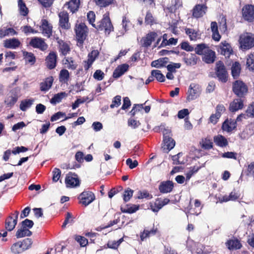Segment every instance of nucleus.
<instances>
[{
    "mask_svg": "<svg viewBox=\"0 0 254 254\" xmlns=\"http://www.w3.org/2000/svg\"><path fill=\"white\" fill-rule=\"evenodd\" d=\"M239 43L240 48L243 50H247L254 47V35L247 33L240 36Z\"/></svg>",
    "mask_w": 254,
    "mask_h": 254,
    "instance_id": "1",
    "label": "nucleus"
},
{
    "mask_svg": "<svg viewBox=\"0 0 254 254\" xmlns=\"http://www.w3.org/2000/svg\"><path fill=\"white\" fill-rule=\"evenodd\" d=\"M232 87L233 92L240 98L244 97L248 92L247 85L241 80H236Z\"/></svg>",
    "mask_w": 254,
    "mask_h": 254,
    "instance_id": "2",
    "label": "nucleus"
},
{
    "mask_svg": "<svg viewBox=\"0 0 254 254\" xmlns=\"http://www.w3.org/2000/svg\"><path fill=\"white\" fill-rule=\"evenodd\" d=\"M215 72L219 80L225 83L228 80V72L224 64L221 61L216 63Z\"/></svg>",
    "mask_w": 254,
    "mask_h": 254,
    "instance_id": "3",
    "label": "nucleus"
},
{
    "mask_svg": "<svg viewBox=\"0 0 254 254\" xmlns=\"http://www.w3.org/2000/svg\"><path fill=\"white\" fill-rule=\"evenodd\" d=\"M76 37L78 43L82 46L87 36V27L84 23H80L75 29Z\"/></svg>",
    "mask_w": 254,
    "mask_h": 254,
    "instance_id": "4",
    "label": "nucleus"
},
{
    "mask_svg": "<svg viewBox=\"0 0 254 254\" xmlns=\"http://www.w3.org/2000/svg\"><path fill=\"white\" fill-rule=\"evenodd\" d=\"M98 30H104L105 32L108 34L113 30V26L111 23V20L109 16L104 14L102 19L99 21L95 27Z\"/></svg>",
    "mask_w": 254,
    "mask_h": 254,
    "instance_id": "5",
    "label": "nucleus"
},
{
    "mask_svg": "<svg viewBox=\"0 0 254 254\" xmlns=\"http://www.w3.org/2000/svg\"><path fill=\"white\" fill-rule=\"evenodd\" d=\"M242 16L245 20L251 22L254 21V6L252 4L245 5L242 9Z\"/></svg>",
    "mask_w": 254,
    "mask_h": 254,
    "instance_id": "6",
    "label": "nucleus"
},
{
    "mask_svg": "<svg viewBox=\"0 0 254 254\" xmlns=\"http://www.w3.org/2000/svg\"><path fill=\"white\" fill-rule=\"evenodd\" d=\"M78 198L80 200V203L82 205L86 206L95 200V196L90 191H84L80 193Z\"/></svg>",
    "mask_w": 254,
    "mask_h": 254,
    "instance_id": "7",
    "label": "nucleus"
},
{
    "mask_svg": "<svg viewBox=\"0 0 254 254\" xmlns=\"http://www.w3.org/2000/svg\"><path fill=\"white\" fill-rule=\"evenodd\" d=\"M65 183L67 187H76L79 186L80 181L77 175L69 172L66 176Z\"/></svg>",
    "mask_w": 254,
    "mask_h": 254,
    "instance_id": "8",
    "label": "nucleus"
},
{
    "mask_svg": "<svg viewBox=\"0 0 254 254\" xmlns=\"http://www.w3.org/2000/svg\"><path fill=\"white\" fill-rule=\"evenodd\" d=\"M29 45L34 48H38L42 51H44L47 48V45L44 41L42 38L37 37L31 39Z\"/></svg>",
    "mask_w": 254,
    "mask_h": 254,
    "instance_id": "9",
    "label": "nucleus"
},
{
    "mask_svg": "<svg viewBox=\"0 0 254 254\" xmlns=\"http://www.w3.org/2000/svg\"><path fill=\"white\" fill-rule=\"evenodd\" d=\"M60 18V26L64 29H68L70 28V24L68 22V14L66 11H61L59 14Z\"/></svg>",
    "mask_w": 254,
    "mask_h": 254,
    "instance_id": "10",
    "label": "nucleus"
},
{
    "mask_svg": "<svg viewBox=\"0 0 254 254\" xmlns=\"http://www.w3.org/2000/svg\"><path fill=\"white\" fill-rule=\"evenodd\" d=\"M99 52L98 50H93L88 54L87 61H84V68L85 70H88L91 66L92 64L95 61L96 59L99 55Z\"/></svg>",
    "mask_w": 254,
    "mask_h": 254,
    "instance_id": "11",
    "label": "nucleus"
},
{
    "mask_svg": "<svg viewBox=\"0 0 254 254\" xmlns=\"http://www.w3.org/2000/svg\"><path fill=\"white\" fill-rule=\"evenodd\" d=\"M57 56L55 52H51L46 58V63L49 69H52L57 65Z\"/></svg>",
    "mask_w": 254,
    "mask_h": 254,
    "instance_id": "12",
    "label": "nucleus"
},
{
    "mask_svg": "<svg viewBox=\"0 0 254 254\" xmlns=\"http://www.w3.org/2000/svg\"><path fill=\"white\" fill-rule=\"evenodd\" d=\"M173 188V182L169 180L162 182L159 186V190L162 193H167L171 192Z\"/></svg>",
    "mask_w": 254,
    "mask_h": 254,
    "instance_id": "13",
    "label": "nucleus"
},
{
    "mask_svg": "<svg viewBox=\"0 0 254 254\" xmlns=\"http://www.w3.org/2000/svg\"><path fill=\"white\" fill-rule=\"evenodd\" d=\"M207 8L205 4H196L193 9V16L196 18L203 16L206 13Z\"/></svg>",
    "mask_w": 254,
    "mask_h": 254,
    "instance_id": "14",
    "label": "nucleus"
},
{
    "mask_svg": "<svg viewBox=\"0 0 254 254\" xmlns=\"http://www.w3.org/2000/svg\"><path fill=\"white\" fill-rule=\"evenodd\" d=\"M220 48L219 52L226 57H229L233 52L230 44L225 41L220 43Z\"/></svg>",
    "mask_w": 254,
    "mask_h": 254,
    "instance_id": "15",
    "label": "nucleus"
},
{
    "mask_svg": "<svg viewBox=\"0 0 254 254\" xmlns=\"http://www.w3.org/2000/svg\"><path fill=\"white\" fill-rule=\"evenodd\" d=\"M254 133V125L251 124L248 125L244 130L239 134V136L242 139L248 138Z\"/></svg>",
    "mask_w": 254,
    "mask_h": 254,
    "instance_id": "16",
    "label": "nucleus"
},
{
    "mask_svg": "<svg viewBox=\"0 0 254 254\" xmlns=\"http://www.w3.org/2000/svg\"><path fill=\"white\" fill-rule=\"evenodd\" d=\"M129 65L127 64L119 65L113 72V76L115 78H118L124 74L128 69Z\"/></svg>",
    "mask_w": 254,
    "mask_h": 254,
    "instance_id": "17",
    "label": "nucleus"
},
{
    "mask_svg": "<svg viewBox=\"0 0 254 254\" xmlns=\"http://www.w3.org/2000/svg\"><path fill=\"white\" fill-rule=\"evenodd\" d=\"M164 146L162 147L164 152L168 153L175 145V141L172 137H165L163 139Z\"/></svg>",
    "mask_w": 254,
    "mask_h": 254,
    "instance_id": "18",
    "label": "nucleus"
},
{
    "mask_svg": "<svg viewBox=\"0 0 254 254\" xmlns=\"http://www.w3.org/2000/svg\"><path fill=\"white\" fill-rule=\"evenodd\" d=\"M243 101L240 98L235 99L232 102L229 106V110L232 112L242 109L243 107Z\"/></svg>",
    "mask_w": 254,
    "mask_h": 254,
    "instance_id": "19",
    "label": "nucleus"
},
{
    "mask_svg": "<svg viewBox=\"0 0 254 254\" xmlns=\"http://www.w3.org/2000/svg\"><path fill=\"white\" fill-rule=\"evenodd\" d=\"M3 45L5 48L14 49L20 46V42L18 39L13 38L5 40Z\"/></svg>",
    "mask_w": 254,
    "mask_h": 254,
    "instance_id": "20",
    "label": "nucleus"
},
{
    "mask_svg": "<svg viewBox=\"0 0 254 254\" xmlns=\"http://www.w3.org/2000/svg\"><path fill=\"white\" fill-rule=\"evenodd\" d=\"M157 36L156 33L154 32H151L149 33L146 37L143 38L141 41L143 42L142 46L145 47H148L151 45L153 41H154L155 38Z\"/></svg>",
    "mask_w": 254,
    "mask_h": 254,
    "instance_id": "21",
    "label": "nucleus"
},
{
    "mask_svg": "<svg viewBox=\"0 0 254 254\" xmlns=\"http://www.w3.org/2000/svg\"><path fill=\"white\" fill-rule=\"evenodd\" d=\"M215 53L212 50H207L202 57V60L207 64H212L214 63L215 59Z\"/></svg>",
    "mask_w": 254,
    "mask_h": 254,
    "instance_id": "22",
    "label": "nucleus"
},
{
    "mask_svg": "<svg viewBox=\"0 0 254 254\" xmlns=\"http://www.w3.org/2000/svg\"><path fill=\"white\" fill-rule=\"evenodd\" d=\"M169 58L167 57L159 58L157 60L152 62L151 65L158 68L166 66V64L169 62Z\"/></svg>",
    "mask_w": 254,
    "mask_h": 254,
    "instance_id": "23",
    "label": "nucleus"
},
{
    "mask_svg": "<svg viewBox=\"0 0 254 254\" xmlns=\"http://www.w3.org/2000/svg\"><path fill=\"white\" fill-rule=\"evenodd\" d=\"M42 28L43 33L47 35L48 37H50L52 33V26L49 23L46 19L42 20Z\"/></svg>",
    "mask_w": 254,
    "mask_h": 254,
    "instance_id": "24",
    "label": "nucleus"
},
{
    "mask_svg": "<svg viewBox=\"0 0 254 254\" xmlns=\"http://www.w3.org/2000/svg\"><path fill=\"white\" fill-rule=\"evenodd\" d=\"M226 246L230 250H239L242 247L240 242L238 239L230 240L226 243Z\"/></svg>",
    "mask_w": 254,
    "mask_h": 254,
    "instance_id": "25",
    "label": "nucleus"
},
{
    "mask_svg": "<svg viewBox=\"0 0 254 254\" xmlns=\"http://www.w3.org/2000/svg\"><path fill=\"white\" fill-rule=\"evenodd\" d=\"M214 142L220 147H223L228 145L227 139L222 135H218L214 137Z\"/></svg>",
    "mask_w": 254,
    "mask_h": 254,
    "instance_id": "26",
    "label": "nucleus"
},
{
    "mask_svg": "<svg viewBox=\"0 0 254 254\" xmlns=\"http://www.w3.org/2000/svg\"><path fill=\"white\" fill-rule=\"evenodd\" d=\"M32 234V232L28 229H26L21 226V228L17 230L15 236L17 238L19 239L25 236H31Z\"/></svg>",
    "mask_w": 254,
    "mask_h": 254,
    "instance_id": "27",
    "label": "nucleus"
},
{
    "mask_svg": "<svg viewBox=\"0 0 254 254\" xmlns=\"http://www.w3.org/2000/svg\"><path fill=\"white\" fill-rule=\"evenodd\" d=\"M241 65L239 62H235L233 64L231 67L232 75L234 79H237L240 75Z\"/></svg>",
    "mask_w": 254,
    "mask_h": 254,
    "instance_id": "28",
    "label": "nucleus"
},
{
    "mask_svg": "<svg viewBox=\"0 0 254 254\" xmlns=\"http://www.w3.org/2000/svg\"><path fill=\"white\" fill-rule=\"evenodd\" d=\"M183 61L187 65L192 66L197 64V57L195 54H190L189 57H185Z\"/></svg>",
    "mask_w": 254,
    "mask_h": 254,
    "instance_id": "29",
    "label": "nucleus"
},
{
    "mask_svg": "<svg viewBox=\"0 0 254 254\" xmlns=\"http://www.w3.org/2000/svg\"><path fill=\"white\" fill-rule=\"evenodd\" d=\"M67 94L64 92H61L54 95L53 97L51 99L50 102L52 104H56L61 102L62 100L66 96Z\"/></svg>",
    "mask_w": 254,
    "mask_h": 254,
    "instance_id": "30",
    "label": "nucleus"
},
{
    "mask_svg": "<svg viewBox=\"0 0 254 254\" xmlns=\"http://www.w3.org/2000/svg\"><path fill=\"white\" fill-rule=\"evenodd\" d=\"M53 82L52 77L47 78L46 80L40 84V89L41 91H46L52 86Z\"/></svg>",
    "mask_w": 254,
    "mask_h": 254,
    "instance_id": "31",
    "label": "nucleus"
},
{
    "mask_svg": "<svg viewBox=\"0 0 254 254\" xmlns=\"http://www.w3.org/2000/svg\"><path fill=\"white\" fill-rule=\"evenodd\" d=\"M23 55L26 62L30 63L32 65L34 64L36 61V58L33 53L23 51Z\"/></svg>",
    "mask_w": 254,
    "mask_h": 254,
    "instance_id": "32",
    "label": "nucleus"
},
{
    "mask_svg": "<svg viewBox=\"0 0 254 254\" xmlns=\"http://www.w3.org/2000/svg\"><path fill=\"white\" fill-rule=\"evenodd\" d=\"M152 75L154 76L158 81L163 82L165 81V76L159 70L154 69L152 71Z\"/></svg>",
    "mask_w": 254,
    "mask_h": 254,
    "instance_id": "33",
    "label": "nucleus"
},
{
    "mask_svg": "<svg viewBox=\"0 0 254 254\" xmlns=\"http://www.w3.org/2000/svg\"><path fill=\"white\" fill-rule=\"evenodd\" d=\"M21 242H18L12 245L11 247V252L14 254H19L24 251Z\"/></svg>",
    "mask_w": 254,
    "mask_h": 254,
    "instance_id": "34",
    "label": "nucleus"
},
{
    "mask_svg": "<svg viewBox=\"0 0 254 254\" xmlns=\"http://www.w3.org/2000/svg\"><path fill=\"white\" fill-rule=\"evenodd\" d=\"M34 99H26L21 101L20 104V109L22 111H25L27 108H30L33 104Z\"/></svg>",
    "mask_w": 254,
    "mask_h": 254,
    "instance_id": "35",
    "label": "nucleus"
},
{
    "mask_svg": "<svg viewBox=\"0 0 254 254\" xmlns=\"http://www.w3.org/2000/svg\"><path fill=\"white\" fill-rule=\"evenodd\" d=\"M79 0H70L68 3V8L73 13L78 10Z\"/></svg>",
    "mask_w": 254,
    "mask_h": 254,
    "instance_id": "36",
    "label": "nucleus"
},
{
    "mask_svg": "<svg viewBox=\"0 0 254 254\" xmlns=\"http://www.w3.org/2000/svg\"><path fill=\"white\" fill-rule=\"evenodd\" d=\"M18 7L20 10V13L23 16H26L28 13V9L23 0H18Z\"/></svg>",
    "mask_w": 254,
    "mask_h": 254,
    "instance_id": "37",
    "label": "nucleus"
},
{
    "mask_svg": "<svg viewBox=\"0 0 254 254\" xmlns=\"http://www.w3.org/2000/svg\"><path fill=\"white\" fill-rule=\"evenodd\" d=\"M163 204L161 203V199L157 198L153 204H151V209L153 212H158L162 208Z\"/></svg>",
    "mask_w": 254,
    "mask_h": 254,
    "instance_id": "38",
    "label": "nucleus"
},
{
    "mask_svg": "<svg viewBox=\"0 0 254 254\" xmlns=\"http://www.w3.org/2000/svg\"><path fill=\"white\" fill-rule=\"evenodd\" d=\"M95 4L100 7H105L111 4L113 0H93Z\"/></svg>",
    "mask_w": 254,
    "mask_h": 254,
    "instance_id": "39",
    "label": "nucleus"
},
{
    "mask_svg": "<svg viewBox=\"0 0 254 254\" xmlns=\"http://www.w3.org/2000/svg\"><path fill=\"white\" fill-rule=\"evenodd\" d=\"M60 44V49L64 56H65L70 51V48L67 43H65L63 41L61 43L59 42Z\"/></svg>",
    "mask_w": 254,
    "mask_h": 254,
    "instance_id": "40",
    "label": "nucleus"
},
{
    "mask_svg": "<svg viewBox=\"0 0 254 254\" xmlns=\"http://www.w3.org/2000/svg\"><path fill=\"white\" fill-rule=\"evenodd\" d=\"M157 230V228L155 229H152L150 231L144 230L143 233L140 235L141 240L143 241L144 239L149 237L150 236L154 235L156 234Z\"/></svg>",
    "mask_w": 254,
    "mask_h": 254,
    "instance_id": "41",
    "label": "nucleus"
},
{
    "mask_svg": "<svg viewBox=\"0 0 254 254\" xmlns=\"http://www.w3.org/2000/svg\"><path fill=\"white\" fill-rule=\"evenodd\" d=\"M155 23L154 18L150 11L147 12L145 17V23L146 25H152Z\"/></svg>",
    "mask_w": 254,
    "mask_h": 254,
    "instance_id": "42",
    "label": "nucleus"
},
{
    "mask_svg": "<svg viewBox=\"0 0 254 254\" xmlns=\"http://www.w3.org/2000/svg\"><path fill=\"white\" fill-rule=\"evenodd\" d=\"M133 190L130 188L125 190L123 194V199L125 202L128 201L132 196Z\"/></svg>",
    "mask_w": 254,
    "mask_h": 254,
    "instance_id": "43",
    "label": "nucleus"
},
{
    "mask_svg": "<svg viewBox=\"0 0 254 254\" xmlns=\"http://www.w3.org/2000/svg\"><path fill=\"white\" fill-rule=\"evenodd\" d=\"M181 64L180 63H173L168 64L166 67L168 72L175 73L176 72V68H180Z\"/></svg>",
    "mask_w": 254,
    "mask_h": 254,
    "instance_id": "44",
    "label": "nucleus"
},
{
    "mask_svg": "<svg viewBox=\"0 0 254 254\" xmlns=\"http://www.w3.org/2000/svg\"><path fill=\"white\" fill-rule=\"evenodd\" d=\"M139 209V205H132L131 206L128 207L127 208H121V211L123 213H133L136 212Z\"/></svg>",
    "mask_w": 254,
    "mask_h": 254,
    "instance_id": "45",
    "label": "nucleus"
},
{
    "mask_svg": "<svg viewBox=\"0 0 254 254\" xmlns=\"http://www.w3.org/2000/svg\"><path fill=\"white\" fill-rule=\"evenodd\" d=\"M20 225L21 227L26 229H29L33 227L34 225V222L31 220L26 219L21 222Z\"/></svg>",
    "mask_w": 254,
    "mask_h": 254,
    "instance_id": "46",
    "label": "nucleus"
},
{
    "mask_svg": "<svg viewBox=\"0 0 254 254\" xmlns=\"http://www.w3.org/2000/svg\"><path fill=\"white\" fill-rule=\"evenodd\" d=\"M12 217L9 216L5 220V229L9 231L13 230L14 228V225L12 223Z\"/></svg>",
    "mask_w": 254,
    "mask_h": 254,
    "instance_id": "47",
    "label": "nucleus"
},
{
    "mask_svg": "<svg viewBox=\"0 0 254 254\" xmlns=\"http://www.w3.org/2000/svg\"><path fill=\"white\" fill-rule=\"evenodd\" d=\"M18 97L17 95L9 96L5 101L7 105L9 107H11L14 105L17 100Z\"/></svg>",
    "mask_w": 254,
    "mask_h": 254,
    "instance_id": "48",
    "label": "nucleus"
},
{
    "mask_svg": "<svg viewBox=\"0 0 254 254\" xmlns=\"http://www.w3.org/2000/svg\"><path fill=\"white\" fill-rule=\"evenodd\" d=\"M21 244H22V246L23 247V249L24 251L28 250L29 249L32 244V240L30 238H26L24 239L22 242H21Z\"/></svg>",
    "mask_w": 254,
    "mask_h": 254,
    "instance_id": "49",
    "label": "nucleus"
},
{
    "mask_svg": "<svg viewBox=\"0 0 254 254\" xmlns=\"http://www.w3.org/2000/svg\"><path fill=\"white\" fill-rule=\"evenodd\" d=\"M69 74L67 70L62 69L60 73V79L61 81L67 80L69 78Z\"/></svg>",
    "mask_w": 254,
    "mask_h": 254,
    "instance_id": "50",
    "label": "nucleus"
},
{
    "mask_svg": "<svg viewBox=\"0 0 254 254\" xmlns=\"http://www.w3.org/2000/svg\"><path fill=\"white\" fill-rule=\"evenodd\" d=\"M73 221L72 216L70 212H67L64 222L62 225V228H65L67 224L72 223Z\"/></svg>",
    "mask_w": 254,
    "mask_h": 254,
    "instance_id": "51",
    "label": "nucleus"
},
{
    "mask_svg": "<svg viewBox=\"0 0 254 254\" xmlns=\"http://www.w3.org/2000/svg\"><path fill=\"white\" fill-rule=\"evenodd\" d=\"M247 65L252 70L254 69V53L249 55V58L247 60Z\"/></svg>",
    "mask_w": 254,
    "mask_h": 254,
    "instance_id": "52",
    "label": "nucleus"
},
{
    "mask_svg": "<svg viewBox=\"0 0 254 254\" xmlns=\"http://www.w3.org/2000/svg\"><path fill=\"white\" fill-rule=\"evenodd\" d=\"M88 20L90 24L94 27H96V25L94 23L95 19V14L93 11H90L87 15Z\"/></svg>",
    "mask_w": 254,
    "mask_h": 254,
    "instance_id": "53",
    "label": "nucleus"
},
{
    "mask_svg": "<svg viewBox=\"0 0 254 254\" xmlns=\"http://www.w3.org/2000/svg\"><path fill=\"white\" fill-rule=\"evenodd\" d=\"M206 48V45L204 43L197 44L196 47L195 48V53L197 55H201L203 54V51Z\"/></svg>",
    "mask_w": 254,
    "mask_h": 254,
    "instance_id": "54",
    "label": "nucleus"
},
{
    "mask_svg": "<svg viewBox=\"0 0 254 254\" xmlns=\"http://www.w3.org/2000/svg\"><path fill=\"white\" fill-rule=\"evenodd\" d=\"M121 104V96L120 95H117L114 98L112 104L110 105L111 108H114V107H118Z\"/></svg>",
    "mask_w": 254,
    "mask_h": 254,
    "instance_id": "55",
    "label": "nucleus"
},
{
    "mask_svg": "<svg viewBox=\"0 0 254 254\" xmlns=\"http://www.w3.org/2000/svg\"><path fill=\"white\" fill-rule=\"evenodd\" d=\"M138 194V196L136 198L143 199L145 198L151 199L152 198V195L149 194V193L146 190H144L143 191H139Z\"/></svg>",
    "mask_w": 254,
    "mask_h": 254,
    "instance_id": "56",
    "label": "nucleus"
},
{
    "mask_svg": "<svg viewBox=\"0 0 254 254\" xmlns=\"http://www.w3.org/2000/svg\"><path fill=\"white\" fill-rule=\"evenodd\" d=\"M88 99V98L87 97H83L82 98H78L72 104V109H73V110L75 109L76 108H77L79 106V104L84 103Z\"/></svg>",
    "mask_w": 254,
    "mask_h": 254,
    "instance_id": "57",
    "label": "nucleus"
},
{
    "mask_svg": "<svg viewBox=\"0 0 254 254\" xmlns=\"http://www.w3.org/2000/svg\"><path fill=\"white\" fill-rule=\"evenodd\" d=\"M181 48L188 52H192L194 48L192 46L190 45L188 42L184 41L180 44Z\"/></svg>",
    "mask_w": 254,
    "mask_h": 254,
    "instance_id": "58",
    "label": "nucleus"
},
{
    "mask_svg": "<svg viewBox=\"0 0 254 254\" xmlns=\"http://www.w3.org/2000/svg\"><path fill=\"white\" fill-rule=\"evenodd\" d=\"M75 240L79 243L81 247H85L88 244V240L84 237L81 236H76Z\"/></svg>",
    "mask_w": 254,
    "mask_h": 254,
    "instance_id": "59",
    "label": "nucleus"
},
{
    "mask_svg": "<svg viewBox=\"0 0 254 254\" xmlns=\"http://www.w3.org/2000/svg\"><path fill=\"white\" fill-rule=\"evenodd\" d=\"M104 73L100 69H97L93 74V77L95 79L100 81L102 80L104 77Z\"/></svg>",
    "mask_w": 254,
    "mask_h": 254,
    "instance_id": "60",
    "label": "nucleus"
},
{
    "mask_svg": "<svg viewBox=\"0 0 254 254\" xmlns=\"http://www.w3.org/2000/svg\"><path fill=\"white\" fill-rule=\"evenodd\" d=\"M202 147L204 149H210L213 147V142L206 138L204 141H202Z\"/></svg>",
    "mask_w": 254,
    "mask_h": 254,
    "instance_id": "61",
    "label": "nucleus"
},
{
    "mask_svg": "<svg viewBox=\"0 0 254 254\" xmlns=\"http://www.w3.org/2000/svg\"><path fill=\"white\" fill-rule=\"evenodd\" d=\"M53 181L55 182H58L61 176V170L58 168H55L53 171Z\"/></svg>",
    "mask_w": 254,
    "mask_h": 254,
    "instance_id": "62",
    "label": "nucleus"
},
{
    "mask_svg": "<svg viewBox=\"0 0 254 254\" xmlns=\"http://www.w3.org/2000/svg\"><path fill=\"white\" fill-rule=\"evenodd\" d=\"M189 92L190 93V95L188 97V99L191 100L195 99L196 97L195 95L197 93V92L195 89H193L192 86V84H190V86Z\"/></svg>",
    "mask_w": 254,
    "mask_h": 254,
    "instance_id": "63",
    "label": "nucleus"
},
{
    "mask_svg": "<svg viewBox=\"0 0 254 254\" xmlns=\"http://www.w3.org/2000/svg\"><path fill=\"white\" fill-rule=\"evenodd\" d=\"M246 113L250 117H254V102L252 103L248 108Z\"/></svg>",
    "mask_w": 254,
    "mask_h": 254,
    "instance_id": "64",
    "label": "nucleus"
}]
</instances>
